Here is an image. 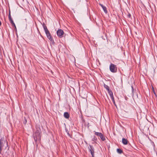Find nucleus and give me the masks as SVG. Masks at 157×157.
I'll return each mask as SVG.
<instances>
[{"instance_id":"1","label":"nucleus","mask_w":157,"mask_h":157,"mask_svg":"<svg viewBox=\"0 0 157 157\" xmlns=\"http://www.w3.org/2000/svg\"><path fill=\"white\" fill-rule=\"evenodd\" d=\"M109 69L111 72H115L117 71V67L115 65L111 64L109 66Z\"/></svg>"},{"instance_id":"2","label":"nucleus","mask_w":157,"mask_h":157,"mask_svg":"<svg viewBox=\"0 0 157 157\" xmlns=\"http://www.w3.org/2000/svg\"><path fill=\"white\" fill-rule=\"evenodd\" d=\"M35 141H36L37 140H39L40 139V132H36L33 135Z\"/></svg>"},{"instance_id":"3","label":"nucleus","mask_w":157,"mask_h":157,"mask_svg":"<svg viewBox=\"0 0 157 157\" xmlns=\"http://www.w3.org/2000/svg\"><path fill=\"white\" fill-rule=\"evenodd\" d=\"M58 36L60 37H62L63 36L64 32L61 29L58 30L57 32Z\"/></svg>"},{"instance_id":"4","label":"nucleus","mask_w":157,"mask_h":157,"mask_svg":"<svg viewBox=\"0 0 157 157\" xmlns=\"http://www.w3.org/2000/svg\"><path fill=\"white\" fill-rule=\"evenodd\" d=\"M48 38L51 41H52V37L51 35L48 30L45 32Z\"/></svg>"},{"instance_id":"5","label":"nucleus","mask_w":157,"mask_h":157,"mask_svg":"<svg viewBox=\"0 0 157 157\" xmlns=\"http://www.w3.org/2000/svg\"><path fill=\"white\" fill-rule=\"evenodd\" d=\"M89 150L92 157H94V149L92 146H90Z\"/></svg>"},{"instance_id":"6","label":"nucleus","mask_w":157,"mask_h":157,"mask_svg":"<svg viewBox=\"0 0 157 157\" xmlns=\"http://www.w3.org/2000/svg\"><path fill=\"white\" fill-rule=\"evenodd\" d=\"M99 5L101 6V7L103 9L105 13H107V8H106V7H105V6H103L102 4H100Z\"/></svg>"},{"instance_id":"7","label":"nucleus","mask_w":157,"mask_h":157,"mask_svg":"<svg viewBox=\"0 0 157 157\" xmlns=\"http://www.w3.org/2000/svg\"><path fill=\"white\" fill-rule=\"evenodd\" d=\"M122 142L124 145H126L128 144V141L127 139L123 138L122 139Z\"/></svg>"},{"instance_id":"8","label":"nucleus","mask_w":157,"mask_h":157,"mask_svg":"<svg viewBox=\"0 0 157 157\" xmlns=\"http://www.w3.org/2000/svg\"><path fill=\"white\" fill-rule=\"evenodd\" d=\"M64 116L65 118L68 119L69 117V115L67 112H65L64 114Z\"/></svg>"},{"instance_id":"9","label":"nucleus","mask_w":157,"mask_h":157,"mask_svg":"<svg viewBox=\"0 0 157 157\" xmlns=\"http://www.w3.org/2000/svg\"><path fill=\"white\" fill-rule=\"evenodd\" d=\"M108 92L110 96V97L111 98H114L113 96V93L110 90L109 91H108Z\"/></svg>"},{"instance_id":"10","label":"nucleus","mask_w":157,"mask_h":157,"mask_svg":"<svg viewBox=\"0 0 157 157\" xmlns=\"http://www.w3.org/2000/svg\"><path fill=\"white\" fill-rule=\"evenodd\" d=\"M95 135H97L98 136H99L100 137V136H101L102 133L100 132H96L95 131H94Z\"/></svg>"},{"instance_id":"11","label":"nucleus","mask_w":157,"mask_h":157,"mask_svg":"<svg viewBox=\"0 0 157 157\" xmlns=\"http://www.w3.org/2000/svg\"><path fill=\"white\" fill-rule=\"evenodd\" d=\"M100 138L101 139L103 140L104 141L105 140V138L103 134H102L101 136H100Z\"/></svg>"},{"instance_id":"12","label":"nucleus","mask_w":157,"mask_h":157,"mask_svg":"<svg viewBox=\"0 0 157 157\" xmlns=\"http://www.w3.org/2000/svg\"><path fill=\"white\" fill-rule=\"evenodd\" d=\"M10 22L11 24H12L14 27L15 29L16 30V25H15V23H14L13 20H10Z\"/></svg>"},{"instance_id":"13","label":"nucleus","mask_w":157,"mask_h":157,"mask_svg":"<svg viewBox=\"0 0 157 157\" xmlns=\"http://www.w3.org/2000/svg\"><path fill=\"white\" fill-rule=\"evenodd\" d=\"M104 87L108 90V92L110 91L109 87L107 85L104 84Z\"/></svg>"},{"instance_id":"14","label":"nucleus","mask_w":157,"mask_h":157,"mask_svg":"<svg viewBox=\"0 0 157 157\" xmlns=\"http://www.w3.org/2000/svg\"><path fill=\"white\" fill-rule=\"evenodd\" d=\"M9 20H12V19L11 18V14H10V10H9Z\"/></svg>"},{"instance_id":"15","label":"nucleus","mask_w":157,"mask_h":157,"mask_svg":"<svg viewBox=\"0 0 157 157\" xmlns=\"http://www.w3.org/2000/svg\"><path fill=\"white\" fill-rule=\"evenodd\" d=\"M43 28L44 29L45 31V32L48 31V29L47 27L46 26H44L43 27Z\"/></svg>"},{"instance_id":"16","label":"nucleus","mask_w":157,"mask_h":157,"mask_svg":"<svg viewBox=\"0 0 157 157\" xmlns=\"http://www.w3.org/2000/svg\"><path fill=\"white\" fill-rule=\"evenodd\" d=\"M117 152L119 153H121L122 152L121 150V149H117Z\"/></svg>"},{"instance_id":"17","label":"nucleus","mask_w":157,"mask_h":157,"mask_svg":"<svg viewBox=\"0 0 157 157\" xmlns=\"http://www.w3.org/2000/svg\"><path fill=\"white\" fill-rule=\"evenodd\" d=\"M152 91L153 92V93H154L155 96L156 97L157 96V95L155 93V91L153 87H152Z\"/></svg>"},{"instance_id":"18","label":"nucleus","mask_w":157,"mask_h":157,"mask_svg":"<svg viewBox=\"0 0 157 157\" xmlns=\"http://www.w3.org/2000/svg\"><path fill=\"white\" fill-rule=\"evenodd\" d=\"M127 17H128V18H131V15L130 13H128L127 15ZM131 19H132L131 18Z\"/></svg>"},{"instance_id":"19","label":"nucleus","mask_w":157,"mask_h":157,"mask_svg":"<svg viewBox=\"0 0 157 157\" xmlns=\"http://www.w3.org/2000/svg\"><path fill=\"white\" fill-rule=\"evenodd\" d=\"M112 99V100L113 102V103L115 104V101H114V98H111Z\"/></svg>"},{"instance_id":"20","label":"nucleus","mask_w":157,"mask_h":157,"mask_svg":"<svg viewBox=\"0 0 157 157\" xmlns=\"http://www.w3.org/2000/svg\"><path fill=\"white\" fill-rule=\"evenodd\" d=\"M27 122L26 120L25 119V121H24V123L26 124Z\"/></svg>"},{"instance_id":"21","label":"nucleus","mask_w":157,"mask_h":157,"mask_svg":"<svg viewBox=\"0 0 157 157\" xmlns=\"http://www.w3.org/2000/svg\"><path fill=\"white\" fill-rule=\"evenodd\" d=\"M46 25H45V23H43V27L44 26H45Z\"/></svg>"},{"instance_id":"22","label":"nucleus","mask_w":157,"mask_h":157,"mask_svg":"<svg viewBox=\"0 0 157 157\" xmlns=\"http://www.w3.org/2000/svg\"><path fill=\"white\" fill-rule=\"evenodd\" d=\"M0 148H1V141H0Z\"/></svg>"},{"instance_id":"23","label":"nucleus","mask_w":157,"mask_h":157,"mask_svg":"<svg viewBox=\"0 0 157 157\" xmlns=\"http://www.w3.org/2000/svg\"><path fill=\"white\" fill-rule=\"evenodd\" d=\"M1 22L0 21V26L1 25Z\"/></svg>"}]
</instances>
